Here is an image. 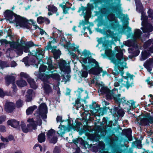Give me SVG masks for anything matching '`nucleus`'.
<instances>
[{
  "label": "nucleus",
  "mask_w": 153,
  "mask_h": 153,
  "mask_svg": "<svg viewBox=\"0 0 153 153\" xmlns=\"http://www.w3.org/2000/svg\"><path fill=\"white\" fill-rule=\"evenodd\" d=\"M5 80L6 85L7 86H8L10 83H12L13 85L12 88L13 89V91L16 92L17 90L16 86L14 84V81L15 80V77L12 76H7L5 77Z\"/></svg>",
  "instance_id": "nucleus-10"
},
{
  "label": "nucleus",
  "mask_w": 153,
  "mask_h": 153,
  "mask_svg": "<svg viewBox=\"0 0 153 153\" xmlns=\"http://www.w3.org/2000/svg\"><path fill=\"white\" fill-rule=\"evenodd\" d=\"M3 15L5 19L9 20L10 22H13L15 21L16 23V27L19 28L20 26H24L22 23L25 22V17L17 15L12 10H7L4 11Z\"/></svg>",
  "instance_id": "nucleus-1"
},
{
  "label": "nucleus",
  "mask_w": 153,
  "mask_h": 153,
  "mask_svg": "<svg viewBox=\"0 0 153 153\" xmlns=\"http://www.w3.org/2000/svg\"><path fill=\"white\" fill-rule=\"evenodd\" d=\"M121 96L120 94H118L117 95L114 94V97L112 98L114 99L115 101L117 103H122L123 104H128V102H129L126 99L125 97H123L120 98V97Z\"/></svg>",
  "instance_id": "nucleus-13"
},
{
  "label": "nucleus",
  "mask_w": 153,
  "mask_h": 153,
  "mask_svg": "<svg viewBox=\"0 0 153 153\" xmlns=\"http://www.w3.org/2000/svg\"><path fill=\"white\" fill-rule=\"evenodd\" d=\"M4 110L7 113L12 112L15 109L14 103L7 100L4 105Z\"/></svg>",
  "instance_id": "nucleus-11"
},
{
  "label": "nucleus",
  "mask_w": 153,
  "mask_h": 153,
  "mask_svg": "<svg viewBox=\"0 0 153 153\" xmlns=\"http://www.w3.org/2000/svg\"><path fill=\"white\" fill-rule=\"evenodd\" d=\"M89 65L92 67L89 70V72L95 75H98L102 71V69L99 67L98 62L94 59H91L88 60Z\"/></svg>",
  "instance_id": "nucleus-4"
},
{
  "label": "nucleus",
  "mask_w": 153,
  "mask_h": 153,
  "mask_svg": "<svg viewBox=\"0 0 153 153\" xmlns=\"http://www.w3.org/2000/svg\"><path fill=\"white\" fill-rule=\"evenodd\" d=\"M54 153H60V151L57 147H56L53 151Z\"/></svg>",
  "instance_id": "nucleus-58"
},
{
  "label": "nucleus",
  "mask_w": 153,
  "mask_h": 153,
  "mask_svg": "<svg viewBox=\"0 0 153 153\" xmlns=\"http://www.w3.org/2000/svg\"><path fill=\"white\" fill-rule=\"evenodd\" d=\"M134 75H131L129 73H127L126 76L123 77L124 78V80L122 79H117V81L114 83L115 87H118L120 86V89L121 90L123 87H126L128 89L130 87H131L133 85Z\"/></svg>",
  "instance_id": "nucleus-3"
},
{
  "label": "nucleus",
  "mask_w": 153,
  "mask_h": 153,
  "mask_svg": "<svg viewBox=\"0 0 153 153\" xmlns=\"http://www.w3.org/2000/svg\"><path fill=\"white\" fill-rule=\"evenodd\" d=\"M39 30H40V33L41 35L44 34L45 33V34H47L46 33L43 29L40 28Z\"/></svg>",
  "instance_id": "nucleus-62"
},
{
  "label": "nucleus",
  "mask_w": 153,
  "mask_h": 153,
  "mask_svg": "<svg viewBox=\"0 0 153 153\" xmlns=\"http://www.w3.org/2000/svg\"><path fill=\"white\" fill-rule=\"evenodd\" d=\"M6 117L4 115L0 116V124L1 123L5 120Z\"/></svg>",
  "instance_id": "nucleus-54"
},
{
  "label": "nucleus",
  "mask_w": 153,
  "mask_h": 153,
  "mask_svg": "<svg viewBox=\"0 0 153 153\" xmlns=\"http://www.w3.org/2000/svg\"><path fill=\"white\" fill-rule=\"evenodd\" d=\"M7 124L8 125H10L13 127L16 128L19 126V123L18 121L15 120L11 119L7 121Z\"/></svg>",
  "instance_id": "nucleus-23"
},
{
  "label": "nucleus",
  "mask_w": 153,
  "mask_h": 153,
  "mask_svg": "<svg viewBox=\"0 0 153 153\" xmlns=\"http://www.w3.org/2000/svg\"><path fill=\"white\" fill-rule=\"evenodd\" d=\"M16 105L17 108H20L23 105V101L20 99L18 100L16 102Z\"/></svg>",
  "instance_id": "nucleus-45"
},
{
  "label": "nucleus",
  "mask_w": 153,
  "mask_h": 153,
  "mask_svg": "<svg viewBox=\"0 0 153 153\" xmlns=\"http://www.w3.org/2000/svg\"><path fill=\"white\" fill-rule=\"evenodd\" d=\"M147 57V54L146 53H142L141 57L140 58V60L141 61L144 60L146 59Z\"/></svg>",
  "instance_id": "nucleus-50"
},
{
  "label": "nucleus",
  "mask_w": 153,
  "mask_h": 153,
  "mask_svg": "<svg viewBox=\"0 0 153 153\" xmlns=\"http://www.w3.org/2000/svg\"><path fill=\"white\" fill-rule=\"evenodd\" d=\"M90 11L87 10L86 12V14L84 16L85 19L82 20V21L80 22L79 25L82 26H85V25H87L89 24L88 22V19L90 17Z\"/></svg>",
  "instance_id": "nucleus-16"
},
{
  "label": "nucleus",
  "mask_w": 153,
  "mask_h": 153,
  "mask_svg": "<svg viewBox=\"0 0 153 153\" xmlns=\"http://www.w3.org/2000/svg\"><path fill=\"white\" fill-rule=\"evenodd\" d=\"M124 131L126 136L128 137L130 140L131 139V134L132 131L130 128L124 130Z\"/></svg>",
  "instance_id": "nucleus-37"
},
{
  "label": "nucleus",
  "mask_w": 153,
  "mask_h": 153,
  "mask_svg": "<svg viewBox=\"0 0 153 153\" xmlns=\"http://www.w3.org/2000/svg\"><path fill=\"white\" fill-rule=\"evenodd\" d=\"M28 58L27 57H26L22 59L23 62L25 63L26 65H28Z\"/></svg>",
  "instance_id": "nucleus-55"
},
{
  "label": "nucleus",
  "mask_w": 153,
  "mask_h": 153,
  "mask_svg": "<svg viewBox=\"0 0 153 153\" xmlns=\"http://www.w3.org/2000/svg\"><path fill=\"white\" fill-rule=\"evenodd\" d=\"M143 65L149 72H150L153 66V59H149L144 63Z\"/></svg>",
  "instance_id": "nucleus-18"
},
{
  "label": "nucleus",
  "mask_w": 153,
  "mask_h": 153,
  "mask_svg": "<svg viewBox=\"0 0 153 153\" xmlns=\"http://www.w3.org/2000/svg\"><path fill=\"white\" fill-rule=\"evenodd\" d=\"M49 78H51L57 81H60V79L59 75L57 73H54L49 75Z\"/></svg>",
  "instance_id": "nucleus-34"
},
{
  "label": "nucleus",
  "mask_w": 153,
  "mask_h": 153,
  "mask_svg": "<svg viewBox=\"0 0 153 153\" xmlns=\"http://www.w3.org/2000/svg\"><path fill=\"white\" fill-rule=\"evenodd\" d=\"M0 42L1 45L4 44H9L10 45V48L8 49L9 51H14L16 52V51L18 50V46L19 45L17 42L15 41H8L6 39H2L0 40Z\"/></svg>",
  "instance_id": "nucleus-9"
},
{
  "label": "nucleus",
  "mask_w": 153,
  "mask_h": 153,
  "mask_svg": "<svg viewBox=\"0 0 153 153\" xmlns=\"http://www.w3.org/2000/svg\"><path fill=\"white\" fill-rule=\"evenodd\" d=\"M37 125L35 123H30L27 125V127L29 131H32L33 129H36Z\"/></svg>",
  "instance_id": "nucleus-39"
},
{
  "label": "nucleus",
  "mask_w": 153,
  "mask_h": 153,
  "mask_svg": "<svg viewBox=\"0 0 153 153\" xmlns=\"http://www.w3.org/2000/svg\"><path fill=\"white\" fill-rule=\"evenodd\" d=\"M39 78L44 82V83H46L47 82L48 79H49V75L41 74H39Z\"/></svg>",
  "instance_id": "nucleus-27"
},
{
  "label": "nucleus",
  "mask_w": 153,
  "mask_h": 153,
  "mask_svg": "<svg viewBox=\"0 0 153 153\" xmlns=\"http://www.w3.org/2000/svg\"><path fill=\"white\" fill-rule=\"evenodd\" d=\"M26 101L27 102H30L31 101L32 98L30 95H27L26 96Z\"/></svg>",
  "instance_id": "nucleus-56"
},
{
  "label": "nucleus",
  "mask_w": 153,
  "mask_h": 153,
  "mask_svg": "<svg viewBox=\"0 0 153 153\" xmlns=\"http://www.w3.org/2000/svg\"><path fill=\"white\" fill-rule=\"evenodd\" d=\"M47 64L48 65V68H47L46 66L43 65H41L39 68V72H45L47 70L48 71L46 72L47 73H48L49 71H51V72L54 71H52V70L55 68V69L56 67L53 65L52 61L51 59L49 58L48 59ZM54 71H55L54 70Z\"/></svg>",
  "instance_id": "nucleus-7"
},
{
  "label": "nucleus",
  "mask_w": 153,
  "mask_h": 153,
  "mask_svg": "<svg viewBox=\"0 0 153 153\" xmlns=\"http://www.w3.org/2000/svg\"><path fill=\"white\" fill-rule=\"evenodd\" d=\"M0 131L2 132H4L5 131V126H0Z\"/></svg>",
  "instance_id": "nucleus-57"
},
{
  "label": "nucleus",
  "mask_w": 153,
  "mask_h": 153,
  "mask_svg": "<svg viewBox=\"0 0 153 153\" xmlns=\"http://www.w3.org/2000/svg\"><path fill=\"white\" fill-rule=\"evenodd\" d=\"M43 88L45 92L47 94L49 93L52 91V89L50 85L46 83H44Z\"/></svg>",
  "instance_id": "nucleus-31"
},
{
  "label": "nucleus",
  "mask_w": 153,
  "mask_h": 153,
  "mask_svg": "<svg viewBox=\"0 0 153 153\" xmlns=\"http://www.w3.org/2000/svg\"><path fill=\"white\" fill-rule=\"evenodd\" d=\"M97 108H98L97 109V111L96 112H98L99 114H100L102 110V108H100L99 107H97Z\"/></svg>",
  "instance_id": "nucleus-63"
},
{
  "label": "nucleus",
  "mask_w": 153,
  "mask_h": 153,
  "mask_svg": "<svg viewBox=\"0 0 153 153\" xmlns=\"http://www.w3.org/2000/svg\"><path fill=\"white\" fill-rule=\"evenodd\" d=\"M66 63L65 61L63 60H60L59 62V68L62 71L65 72L68 68V66L66 65Z\"/></svg>",
  "instance_id": "nucleus-19"
},
{
  "label": "nucleus",
  "mask_w": 153,
  "mask_h": 153,
  "mask_svg": "<svg viewBox=\"0 0 153 153\" xmlns=\"http://www.w3.org/2000/svg\"><path fill=\"white\" fill-rule=\"evenodd\" d=\"M5 95H8L12 96L11 95H9L6 92H4L0 88V97H3Z\"/></svg>",
  "instance_id": "nucleus-53"
},
{
  "label": "nucleus",
  "mask_w": 153,
  "mask_h": 153,
  "mask_svg": "<svg viewBox=\"0 0 153 153\" xmlns=\"http://www.w3.org/2000/svg\"><path fill=\"white\" fill-rule=\"evenodd\" d=\"M16 84L19 87H23L26 86L27 85V83L25 81L20 79L16 81Z\"/></svg>",
  "instance_id": "nucleus-28"
},
{
  "label": "nucleus",
  "mask_w": 153,
  "mask_h": 153,
  "mask_svg": "<svg viewBox=\"0 0 153 153\" xmlns=\"http://www.w3.org/2000/svg\"><path fill=\"white\" fill-rule=\"evenodd\" d=\"M9 66V64L7 62L0 60V67L1 68Z\"/></svg>",
  "instance_id": "nucleus-43"
},
{
  "label": "nucleus",
  "mask_w": 153,
  "mask_h": 153,
  "mask_svg": "<svg viewBox=\"0 0 153 153\" xmlns=\"http://www.w3.org/2000/svg\"><path fill=\"white\" fill-rule=\"evenodd\" d=\"M90 54L89 51L85 50L82 52V55L84 56L85 57H87L89 56Z\"/></svg>",
  "instance_id": "nucleus-48"
},
{
  "label": "nucleus",
  "mask_w": 153,
  "mask_h": 153,
  "mask_svg": "<svg viewBox=\"0 0 153 153\" xmlns=\"http://www.w3.org/2000/svg\"><path fill=\"white\" fill-rule=\"evenodd\" d=\"M50 39L51 40L49 42L48 45L47 46V49L48 50L51 49L52 48H53L51 45L52 43H54L57 42L56 39L53 37H51Z\"/></svg>",
  "instance_id": "nucleus-32"
},
{
  "label": "nucleus",
  "mask_w": 153,
  "mask_h": 153,
  "mask_svg": "<svg viewBox=\"0 0 153 153\" xmlns=\"http://www.w3.org/2000/svg\"><path fill=\"white\" fill-rule=\"evenodd\" d=\"M55 131L53 129H51L47 132V136L48 139L50 138H51L53 137V136H55Z\"/></svg>",
  "instance_id": "nucleus-36"
},
{
  "label": "nucleus",
  "mask_w": 153,
  "mask_h": 153,
  "mask_svg": "<svg viewBox=\"0 0 153 153\" xmlns=\"http://www.w3.org/2000/svg\"><path fill=\"white\" fill-rule=\"evenodd\" d=\"M98 144L96 146L97 149L94 150V151L96 152L99 151L100 153H104L105 152V146L104 143L102 141H99L98 142Z\"/></svg>",
  "instance_id": "nucleus-17"
},
{
  "label": "nucleus",
  "mask_w": 153,
  "mask_h": 153,
  "mask_svg": "<svg viewBox=\"0 0 153 153\" xmlns=\"http://www.w3.org/2000/svg\"><path fill=\"white\" fill-rule=\"evenodd\" d=\"M45 140V136L44 133H42L38 136V140L40 143L44 142Z\"/></svg>",
  "instance_id": "nucleus-33"
},
{
  "label": "nucleus",
  "mask_w": 153,
  "mask_h": 153,
  "mask_svg": "<svg viewBox=\"0 0 153 153\" xmlns=\"http://www.w3.org/2000/svg\"><path fill=\"white\" fill-rule=\"evenodd\" d=\"M35 56L37 59L41 60L43 58V55L44 53L43 51L41 49H38L36 50V52L35 51Z\"/></svg>",
  "instance_id": "nucleus-22"
},
{
  "label": "nucleus",
  "mask_w": 153,
  "mask_h": 153,
  "mask_svg": "<svg viewBox=\"0 0 153 153\" xmlns=\"http://www.w3.org/2000/svg\"><path fill=\"white\" fill-rule=\"evenodd\" d=\"M71 5V4L68 2H66V3L65 2H63L59 4V6L62 9L63 13L65 14H66L69 13Z\"/></svg>",
  "instance_id": "nucleus-14"
},
{
  "label": "nucleus",
  "mask_w": 153,
  "mask_h": 153,
  "mask_svg": "<svg viewBox=\"0 0 153 153\" xmlns=\"http://www.w3.org/2000/svg\"><path fill=\"white\" fill-rule=\"evenodd\" d=\"M48 139L51 143L53 144H55L56 143L57 140V137L55 136H53V137L51 138H50Z\"/></svg>",
  "instance_id": "nucleus-46"
},
{
  "label": "nucleus",
  "mask_w": 153,
  "mask_h": 153,
  "mask_svg": "<svg viewBox=\"0 0 153 153\" xmlns=\"http://www.w3.org/2000/svg\"><path fill=\"white\" fill-rule=\"evenodd\" d=\"M25 19V22H22V24L23 25V26H20V27H22L24 28H26L29 29L31 28L32 25L35 26V29L38 28L39 30L40 28L37 25L36 22H34L33 20L30 19L27 20L26 18H24Z\"/></svg>",
  "instance_id": "nucleus-8"
},
{
  "label": "nucleus",
  "mask_w": 153,
  "mask_h": 153,
  "mask_svg": "<svg viewBox=\"0 0 153 153\" xmlns=\"http://www.w3.org/2000/svg\"><path fill=\"white\" fill-rule=\"evenodd\" d=\"M99 90L101 94H106V97L107 99H111L114 97V96L116 94L114 91H117V92L118 90L117 89L114 88L112 91H110L107 87L101 86L100 87Z\"/></svg>",
  "instance_id": "nucleus-6"
},
{
  "label": "nucleus",
  "mask_w": 153,
  "mask_h": 153,
  "mask_svg": "<svg viewBox=\"0 0 153 153\" xmlns=\"http://www.w3.org/2000/svg\"><path fill=\"white\" fill-rule=\"evenodd\" d=\"M27 81L30 84L31 88L34 89L36 88L37 87L35 84V82L33 79L31 78H28L27 79Z\"/></svg>",
  "instance_id": "nucleus-30"
},
{
  "label": "nucleus",
  "mask_w": 153,
  "mask_h": 153,
  "mask_svg": "<svg viewBox=\"0 0 153 153\" xmlns=\"http://www.w3.org/2000/svg\"><path fill=\"white\" fill-rule=\"evenodd\" d=\"M105 54L107 56H108L112 58L113 56L114 55V54H113L112 53L111 50L109 49H106L105 50Z\"/></svg>",
  "instance_id": "nucleus-41"
},
{
  "label": "nucleus",
  "mask_w": 153,
  "mask_h": 153,
  "mask_svg": "<svg viewBox=\"0 0 153 153\" xmlns=\"http://www.w3.org/2000/svg\"><path fill=\"white\" fill-rule=\"evenodd\" d=\"M147 13L148 16L142 13V25L143 26H145L148 31L150 32L153 30V10L149 9Z\"/></svg>",
  "instance_id": "nucleus-2"
},
{
  "label": "nucleus",
  "mask_w": 153,
  "mask_h": 153,
  "mask_svg": "<svg viewBox=\"0 0 153 153\" xmlns=\"http://www.w3.org/2000/svg\"><path fill=\"white\" fill-rule=\"evenodd\" d=\"M33 149H36L37 150H40V151L41 152L42 150V147L39 144H36L33 147Z\"/></svg>",
  "instance_id": "nucleus-51"
},
{
  "label": "nucleus",
  "mask_w": 153,
  "mask_h": 153,
  "mask_svg": "<svg viewBox=\"0 0 153 153\" xmlns=\"http://www.w3.org/2000/svg\"><path fill=\"white\" fill-rule=\"evenodd\" d=\"M82 101V100H81L79 98H77L76 100L75 103L74 104V106L76 107V109L78 110L79 107L84 106L83 104L81 103V102Z\"/></svg>",
  "instance_id": "nucleus-26"
},
{
  "label": "nucleus",
  "mask_w": 153,
  "mask_h": 153,
  "mask_svg": "<svg viewBox=\"0 0 153 153\" xmlns=\"http://www.w3.org/2000/svg\"><path fill=\"white\" fill-rule=\"evenodd\" d=\"M140 123L142 125L145 126L149 125V123H153V117L146 116L141 120Z\"/></svg>",
  "instance_id": "nucleus-15"
},
{
  "label": "nucleus",
  "mask_w": 153,
  "mask_h": 153,
  "mask_svg": "<svg viewBox=\"0 0 153 153\" xmlns=\"http://www.w3.org/2000/svg\"><path fill=\"white\" fill-rule=\"evenodd\" d=\"M47 106L45 103H42L40 104L39 108V114H45L47 111Z\"/></svg>",
  "instance_id": "nucleus-24"
},
{
  "label": "nucleus",
  "mask_w": 153,
  "mask_h": 153,
  "mask_svg": "<svg viewBox=\"0 0 153 153\" xmlns=\"http://www.w3.org/2000/svg\"><path fill=\"white\" fill-rule=\"evenodd\" d=\"M142 33L141 31L139 29L136 30L132 37L133 39L135 40L137 39H139L140 38V36Z\"/></svg>",
  "instance_id": "nucleus-25"
},
{
  "label": "nucleus",
  "mask_w": 153,
  "mask_h": 153,
  "mask_svg": "<svg viewBox=\"0 0 153 153\" xmlns=\"http://www.w3.org/2000/svg\"><path fill=\"white\" fill-rule=\"evenodd\" d=\"M20 76L21 78H28L29 77V75L23 72H22L20 73Z\"/></svg>",
  "instance_id": "nucleus-52"
},
{
  "label": "nucleus",
  "mask_w": 153,
  "mask_h": 153,
  "mask_svg": "<svg viewBox=\"0 0 153 153\" xmlns=\"http://www.w3.org/2000/svg\"><path fill=\"white\" fill-rule=\"evenodd\" d=\"M21 127L23 131L25 133H27L29 131L27 126L24 123H22Z\"/></svg>",
  "instance_id": "nucleus-44"
},
{
  "label": "nucleus",
  "mask_w": 153,
  "mask_h": 153,
  "mask_svg": "<svg viewBox=\"0 0 153 153\" xmlns=\"http://www.w3.org/2000/svg\"><path fill=\"white\" fill-rule=\"evenodd\" d=\"M37 107L36 105H33L29 107L26 111L27 115H28L31 114L35 109H36Z\"/></svg>",
  "instance_id": "nucleus-35"
},
{
  "label": "nucleus",
  "mask_w": 153,
  "mask_h": 153,
  "mask_svg": "<svg viewBox=\"0 0 153 153\" xmlns=\"http://www.w3.org/2000/svg\"><path fill=\"white\" fill-rule=\"evenodd\" d=\"M37 22L39 24H42L45 23L46 24L50 23V21L48 18L41 16L38 17L37 19Z\"/></svg>",
  "instance_id": "nucleus-20"
},
{
  "label": "nucleus",
  "mask_w": 153,
  "mask_h": 153,
  "mask_svg": "<svg viewBox=\"0 0 153 153\" xmlns=\"http://www.w3.org/2000/svg\"><path fill=\"white\" fill-rule=\"evenodd\" d=\"M11 67H14L16 66V63L15 62L13 61L11 63Z\"/></svg>",
  "instance_id": "nucleus-64"
},
{
  "label": "nucleus",
  "mask_w": 153,
  "mask_h": 153,
  "mask_svg": "<svg viewBox=\"0 0 153 153\" xmlns=\"http://www.w3.org/2000/svg\"><path fill=\"white\" fill-rule=\"evenodd\" d=\"M121 71V70L118 67H116L113 71V73L115 75H117Z\"/></svg>",
  "instance_id": "nucleus-49"
},
{
  "label": "nucleus",
  "mask_w": 153,
  "mask_h": 153,
  "mask_svg": "<svg viewBox=\"0 0 153 153\" xmlns=\"http://www.w3.org/2000/svg\"><path fill=\"white\" fill-rule=\"evenodd\" d=\"M152 44L153 46V40L150 39L145 43L144 46L145 48H146L150 46Z\"/></svg>",
  "instance_id": "nucleus-42"
},
{
  "label": "nucleus",
  "mask_w": 153,
  "mask_h": 153,
  "mask_svg": "<svg viewBox=\"0 0 153 153\" xmlns=\"http://www.w3.org/2000/svg\"><path fill=\"white\" fill-rule=\"evenodd\" d=\"M1 140L3 142H8V140L7 138H4L2 136L1 137Z\"/></svg>",
  "instance_id": "nucleus-60"
},
{
  "label": "nucleus",
  "mask_w": 153,
  "mask_h": 153,
  "mask_svg": "<svg viewBox=\"0 0 153 153\" xmlns=\"http://www.w3.org/2000/svg\"><path fill=\"white\" fill-rule=\"evenodd\" d=\"M56 46H55L53 48H52L51 50V52L53 53L54 58L56 59H57L59 57L61 54V52L59 50H56Z\"/></svg>",
  "instance_id": "nucleus-21"
},
{
  "label": "nucleus",
  "mask_w": 153,
  "mask_h": 153,
  "mask_svg": "<svg viewBox=\"0 0 153 153\" xmlns=\"http://www.w3.org/2000/svg\"><path fill=\"white\" fill-rule=\"evenodd\" d=\"M48 10L53 13L56 12L57 8L53 5L50 4L48 5Z\"/></svg>",
  "instance_id": "nucleus-38"
},
{
  "label": "nucleus",
  "mask_w": 153,
  "mask_h": 153,
  "mask_svg": "<svg viewBox=\"0 0 153 153\" xmlns=\"http://www.w3.org/2000/svg\"><path fill=\"white\" fill-rule=\"evenodd\" d=\"M85 70H82V71L81 76L84 77H86L88 75V72H87V68L86 67H85Z\"/></svg>",
  "instance_id": "nucleus-47"
},
{
  "label": "nucleus",
  "mask_w": 153,
  "mask_h": 153,
  "mask_svg": "<svg viewBox=\"0 0 153 153\" xmlns=\"http://www.w3.org/2000/svg\"><path fill=\"white\" fill-rule=\"evenodd\" d=\"M19 45L18 46L17 51H16V53L19 55H22L24 51L25 52L27 53L29 51V48L34 46L33 43L30 41L26 43H19L18 42Z\"/></svg>",
  "instance_id": "nucleus-5"
},
{
  "label": "nucleus",
  "mask_w": 153,
  "mask_h": 153,
  "mask_svg": "<svg viewBox=\"0 0 153 153\" xmlns=\"http://www.w3.org/2000/svg\"><path fill=\"white\" fill-rule=\"evenodd\" d=\"M62 117L60 116H57L56 117V121L57 122H62Z\"/></svg>",
  "instance_id": "nucleus-61"
},
{
  "label": "nucleus",
  "mask_w": 153,
  "mask_h": 153,
  "mask_svg": "<svg viewBox=\"0 0 153 153\" xmlns=\"http://www.w3.org/2000/svg\"><path fill=\"white\" fill-rule=\"evenodd\" d=\"M59 128L60 129L57 133L60 135L64 134L66 130V127L64 125H60Z\"/></svg>",
  "instance_id": "nucleus-29"
},
{
  "label": "nucleus",
  "mask_w": 153,
  "mask_h": 153,
  "mask_svg": "<svg viewBox=\"0 0 153 153\" xmlns=\"http://www.w3.org/2000/svg\"><path fill=\"white\" fill-rule=\"evenodd\" d=\"M146 82L150 86H153V81H150L149 79H147L146 80Z\"/></svg>",
  "instance_id": "nucleus-59"
},
{
  "label": "nucleus",
  "mask_w": 153,
  "mask_h": 153,
  "mask_svg": "<svg viewBox=\"0 0 153 153\" xmlns=\"http://www.w3.org/2000/svg\"><path fill=\"white\" fill-rule=\"evenodd\" d=\"M115 49L118 52L116 55L117 59L123 62L126 61L127 59V57L123 55L122 51L120 48L116 47Z\"/></svg>",
  "instance_id": "nucleus-12"
},
{
  "label": "nucleus",
  "mask_w": 153,
  "mask_h": 153,
  "mask_svg": "<svg viewBox=\"0 0 153 153\" xmlns=\"http://www.w3.org/2000/svg\"><path fill=\"white\" fill-rule=\"evenodd\" d=\"M115 108L118 116L122 117H123L124 114V112L123 109L122 108L119 109V108L117 107L116 108Z\"/></svg>",
  "instance_id": "nucleus-40"
}]
</instances>
